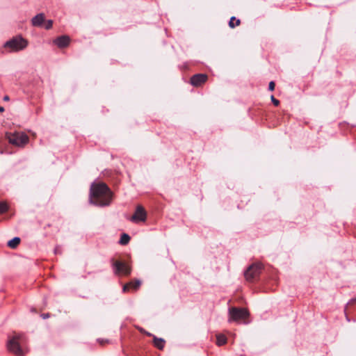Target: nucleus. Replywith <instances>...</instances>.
<instances>
[{"instance_id":"obj_1","label":"nucleus","mask_w":356,"mask_h":356,"mask_svg":"<svg viewBox=\"0 0 356 356\" xmlns=\"http://www.w3.org/2000/svg\"><path fill=\"white\" fill-rule=\"evenodd\" d=\"M113 199V193L104 183L92 184L90 187V202L97 206H108Z\"/></svg>"},{"instance_id":"obj_2","label":"nucleus","mask_w":356,"mask_h":356,"mask_svg":"<svg viewBox=\"0 0 356 356\" xmlns=\"http://www.w3.org/2000/svg\"><path fill=\"white\" fill-rule=\"evenodd\" d=\"M5 136L10 144L21 148L24 147L29 142V137L22 131L6 132Z\"/></svg>"},{"instance_id":"obj_3","label":"nucleus","mask_w":356,"mask_h":356,"mask_svg":"<svg viewBox=\"0 0 356 356\" xmlns=\"http://www.w3.org/2000/svg\"><path fill=\"white\" fill-rule=\"evenodd\" d=\"M250 314L245 308L232 307L229 310V321L248 323Z\"/></svg>"},{"instance_id":"obj_4","label":"nucleus","mask_w":356,"mask_h":356,"mask_svg":"<svg viewBox=\"0 0 356 356\" xmlns=\"http://www.w3.org/2000/svg\"><path fill=\"white\" fill-rule=\"evenodd\" d=\"M24 341V337L21 334L14 335L8 341V349L10 352L15 355V356H24V353L21 347V343Z\"/></svg>"},{"instance_id":"obj_5","label":"nucleus","mask_w":356,"mask_h":356,"mask_svg":"<svg viewBox=\"0 0 356 356\" xmlns=\"http://www.w3.org/2000/svg\"><path fill=\"white\" fill-rule=\"evenodd\" d=\"M28 45L26 40L21 36H16L7 41L5 44V48L10 49V51H19L24 49Z\"/></svg>"},{"instance_id":"obj_6","label":"nucleus","mask_w":356,"mask_h":356,"mask_svg":"<svg viewBox=\"0 0 356 356\" xmlns=\"http://www.w3.org/2000/svg\"><path fill=\"white\" fill-rule=\"evenodd\" d=\"M112 266L114 273L119 276H129L131 272V267L125 261L112 259Z\"/></svg>"},{"instance_id":"obj_7","label":"nucleus","mask_w":356,"mask_h":356,"mask_svg":"<svg viewBox=\"0 0 356 356\" xmlns=\"http://www.w3.org/2000/svg\"><path fill=\"white\" fill-rule=\"evenodd\" d=\"M263 265L261 263H255L250 265L245 270L244 275L248 282H252L260 275Z\"/></svg>"},{"instance_id":"obj_8","label":"nucleus","mask_w":356,"mask_h":356,"mask_svg":"<svg viewBox=\"0 0 356 356\" xmlns=\"http://www.w3.org/2000/svg\"><path fill=\"white\" fill-rule=\"evenodd\" d=\"M208 80L206 74H196L191 76L190 83L195 87H200L204 84Z\"/></svg>"},{"instance_id":"obj_9","label":"nucleus","mask_w":356,"mask_h":356,"mask_svg":"<svg viewBox=\"0 0 356 356\" xmlns=\"http://www.w3.org/2000/svg\"><path fill=\"white\" fill-rule=\"evenodd\" d=\"M146 218H147V213H146L145 209L142 206L138 205L136 207L134 214L131 216V220H132L134 222H136L138 220L145 221L146 220Z\"/></svg>"},{"instance_id":"obj_10","label":"nucleus","mask_w":356,"mask_h":356,"mask_svg":"<svg viewBox=\"0 0 356 356\" xmlns=\"http://www.w3.org/2000/svg\"><path fill=\"white\" fill-rule=\"evenodd\" d=\"M70 39L67 35H62L58 37L54 40V43L57 45L59 48H64L69 45Z\"/></svg>"},{"instance_id":"obj_11","label":"nucleus","mask_w":356,"mask_h":356,"mask_svg":"<svg viewBox=\"0 0 356 356\" xmlns=\"http://www.w3.org/2000/svg\"><path fill=\"white\" fill-rule=\"evenodd\" d=\"M141 284V282L138 280H134L124 285L122 288L123 292L126 293L129 291L131 289L133 290H137Z\"/></svg>"},{"instance_id":"obj_12","label":"nucleus","mask_w":356,"mask_h":356,"mask_svg":"<svg viewBox=\"0 0 356 356\" xmlns=\"http://www.w3.org/2000/svg\"><path fill=\"white\" fill-rule=\"evenodd\" d=\"M44 19H45L44 14L39 13V14L36 15L32 19V20H31L32 25L34 26H38V27L41 26L45 22Z\"/></svg>"},{"instance_id":"obj_13","label":"nucleus","mask_w":356,"mask_h":356,"mask_svg":"<svg viewBox=\"0 0 356 356\" xmlns=\"http://www.w3.org/2000/svg\"><path fill=\"white\" fill-rule=\"evenodd\" d=\"M153 342L154 345L159 350H163L165 343V341L163 339L158 338L155 336L153 338Z\"/></svg>"},{"instance_id":"obj_14","label":"nucleus","mask_w":356,"mask_h":356,"mask_svg":"<svg viewBox=\"0 0 356 356\" xmlns=\"http://www.w3.org/2000/svg\"><path fill=\"white\" fill-rule=\"evenodd\" d=\"M19 243L20 238L19 237H15L8 242V246L14 249L18 246Z\"/></svg>"},{"instance_id":"obj_15","label":"nucleus","mask_w":356,"mask_h":356,"mask_svg":"<svg viewBox=\"0 0 356 356\" xmlns=\"http://www.w3.org/2000/svg\"><path fill=\"white\" fill-rule=\"evenodd\" d=\"M240 23H241L240 19H236L235 17H231L230 21L229 22V26L233 29V28L238 26L240 24Z\"/></svg>"},{"instance_id":"obj_16","label":"nucleus","mask_w":356,"mask_h":356,"mask_svg":"<svg viewBox=\"0 0 356 356\" xmlns=\"http://www.w3.org/2000/svg\"><path fill=\"white\" fill-rule=\"evenodd\" d=\"M130 241V236L127 234H123L121 236L120 243L122 245H127Z\"/></svg>"},{"instance_id":"obj_17","label":"nucleus","mask_w":356,"mask_h":356,"mask_svg":"<svg viewBox=\"0 0 356 356\" xmlns=\"http://www.w3.org/2000/svg\"><path fill=\"white\" fill-rule=\"evenodd\" d=\"M9 207L6 202H0V214L6 213Z\"/></svg>"},{"instance_id":"obj_18","label":"nucleus","mask_w":356,"mask_h":356,"mask_svg":"<svg viewBox=\"0 0 356 356\" xmlns=\"http://www.w3.org/2000/svg\"><path fill=\"white\" fill-rule=\"evenodd\" d=\"M216 343L218 346H222V335L221 334L216 335Z\"/></svg>"},{"instance_id":"obj_19","label":"nucleus","mask_w":356,"mask_h":356,"mask_svg":"<svg viewBox=\"0 0 356 356\" xmlns=\"http://www.w3.org/2000/svg\"><path fill=\"white\" fill-rule=\"evenodd\" d=\"M53 26V21L49 19V20H47V22H45V24H44V28L46 29H51Z\"/></svg>"},{"instance_id":"obj_20","label":"nucleus","mask_w":356,"mask_h":356,"mask_svg":"<svg viewBox=\"0 0 356 356\" xmlns=\"http://www.w3.org/2000/svg\"><path fill=\"white\" fill-rule=\"evenodd\" d=\"M270 99H271L273 104L275 106H277L280 104V101L277 100V99H275L273 95L271 96Z\"/></svg>"},{"instance_id":"obj_21","label":"nucleus","mask_w":356,"mask_h":356,"mask_svg":"<svg viewBox=\"0 0 356 356\" xmlns=\"http://www.w3.org/2000/svg\"><path fill=\"white\" fill-rule=\"evenodd\" d=\"M275 86V82L274 81H270L269 83V86H268L269 90H270V91L274 90Z\"/></svg>"},{"instance_id":"obj_22","label":"nucleus","mask_w":356,"mask_h":356,"mask_svg":"<svg viewBox=\"0 0 356 356\" xmlns=\"http://www.w3.org/2000/svg\"><path fill=\"white\" fill-rule=\"evenodd\" d=\"M49 316L50 314L49 313L42 314V317L44 319L49 318Z\"/></svg>"},{"instance_id":"obj_23","label":"nucleus","mask_w":356,"mask_h":356,"mask_svg":"<svg viewBox=\"0 0 356 356\" xmlns=\"http://www.w3.org/2000/svg\"><path fill=\"white\" fill-rule=\"evenodd\" d=\"M98 341H99V343L101 345H103L104 343H107V342H108V341H107V340L104 341V340H101V339H98Z\"/></svg>"},{"instance_id":"obj_24","label":"nucleus","mask_w":356,"mask_h":356,"mask_svg":"<svg viewBox=\"0 0 356 356\" xmlns=\"http://www.w3.org/2000/svg\"><path fill=\"white\" fill-rule=\"evenodd\" d=\"M3 99H4L5 101H8V100H9V97L6 95V96H5V97H3Z\"/></svg>"},{"instance_id":"obj_25","label":"nucleus","mask_w":356,"mask_h":356,"mask_svg":"<svg viewBox=\"0 0 356 356\" xmlns=\"http://www.w3.org/2000/svg\"><path fill=\"white\" fill-rule=\"evenodd\" d=\"M4 111V108L0 106V113H2Z\"/></svg>"},{"instance_id":"obj_26","label":"nucleus","mask_w":356,"mask_h":356,"mask_svg":"<svg viewBox=\"0 0 356 356\" xmlns=\"http://www.w3.org/2000/svg\"><path fill=\"white\" fill-rule=\"evenodd\" d=\"M223 343L224 344H225L227 343V338L225 337V335L224 334V341H223Z\"/></svg>"},{"instance_id":"obj_27","label":"nucleus","mask_w":356,"mask_h":356,"mask_svg":"<svg viewBox=\"0 0 356 356\" xmlns=\"http://www.w3.org/2000/svg\"><path fill=\"white\" fill-rule=\"evenodd\" d=\"M139 330H140V332H141L143 333L145 332V331L143 328H140Z\"/></svg>"},{"instance_id":"obj_28","label":"nucleus","mask_w":356,"mask_h":356,"mask_svg":"<svg viewBox=\"0 0 356 356\" xmlns=\"http://www.w3.org/2000/svg\"><path fill=\"white\" fill-rule=\"evenodd\" d=\"M145 334H147V335H148V336H151V335H152L150 333H149V332H146V331H145Z\"/></svg>"},{"instance_id":"obj_29","label":"nucleus","mask_w":356,"mask_h":356,"mask_svg":"<svg viewBox=\"0 0 356 356\" xmlns=\"http://www.w3.org/2000/svg\"><path fill=\"white\" fill-rule=\"evenodd\" d=\"M0 152L2 154V153H3V151H1V150L0 149Z\"/></svg>"}]
</instances>
